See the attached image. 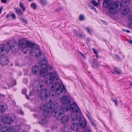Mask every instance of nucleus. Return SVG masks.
<instances>
[{
  "mask_svg": "<svg viewBox=\"0 0 132 132\" xmlns=\"http://www.w3.org/2000/svg\"><path fill=\"white\" fill-rule=\"evenodd\" d=\"M19 43L21 48L24 50L26 49L27 50V53L33 56L35 55L37 57L40 55L41 53L39 49L35 47V44L31 42L22 38L19 40Z\"/></svg>",
  "mask_w": 132,
  "mask_h": 132,
  "instance_id": "nucleus-1",
  "label": "nucleus"
},
{
  "mask_svg": "<svg viewBox=\"0 0 132 132\" xmlns=\"http://www.w3.org/2000/svg\"><path fill=\"white\" fill-rule=\"evenodd\" d=\"M131 0H123L120 2H115L111 3L109 6V12L111 14H114L119 11L122 6L128 4Z\"/></svg>",
  "mask_w": 132,
  "mask_h": 132,
  "instance_id": "nucleus-2",
  "label": "nucleus"
},
{
  "mask_svg": "<svg viewBox=\"0 0 132 132\" xmlns=\"http://www.w3.org/2000/svg\"><path fill=\"white\" fill-rule=\"evenodd\" d=\"M51 90L56 92L55 95L57 97H60L65 93L64 87L61 85L59 83H55L52 84L50 87Z\"/></svg>",
  "mask_w": 132,
  "mask_h": 132,
  "instance_id": "nucleus-3",
  "label": "nucleus"
},
{
  "mask_svg": "<svg viewBox=\"0 0 132 132\" xmlns=\"http://www.w3.org/2000/svg\"><path fill=\"white\" fill-rule=\"evenodd\" d=\"M54 114L57 119L61 120L62 123H67L70 119V116L68 114H65L64 110L62 109L57 110Z\"/></svg>",
  "mask_w": 132,
  "mask_h": 132,
  "instance_id": "nucleus-4",
  "label": "nucleus"
},
{
  "mask_svg": "<svg viewBox=\"0 0 132 132\" xmlns=\"http://www.w3.org/2000/svg\"><path fill=\"white\" fill-rule=\"evenodd\" d=\"M67 110H70L73 111L72 114H71V116L72 117V118L74 120H78L80 118L79 116H78L77 115V114H79L80 112H79V108L78 107L77 105L75 103H72L71 104L70 103L69 105H67L65 109Z\"/></svg>",
  "mask_w": 132,
  "mask_h": 132,
  "instance_id": "nucleus-5",
  "label": "nucleus"
},
{
  "mask_svg": "<svg viewBox=\"0 0 132 132\" xmlns=\"http://www.w3.org/2000/svg\"><path fill=\"white\" fill-rule=\"evenodd\" d=\"M58 106L57 102L52 101L46 104H41L39 108L41 110L42 109L43 111L48 112L56 109Z\"/></svg>",
  "mask_w": 132,
  "mask_h": 132,
  "instance_id": "nucleus-6",
  "label": "nucleus"
},
{
  "mask_svg": "<svg viewBox=\"0 0 132 132\" xmlns=\"http://www.w3.org/2000/svg\"><path fill=\"white\" fill-rule=\"evenodd\" d=\"M59 77L55 71L53 73L50 72L45 78V81L46 83L48 85H50L55 80H57Z\"/></svg>",
  "mask_w": 132,
  "mask_h": 132,
  "instance_id": "nucleus-7",
  "label": "nucleus"
},
{
  "mask_svg": "<svg viewBox=\"0 0 132 132\" xmlns=\"http://www.w3.org/2000/svg\"><path fill=\"white\" fill-rule=\"evenodd\" d=\"M79 122L80 125L76 123H74L72 124L71 128L73 130L75 131L77 130L79 128L80 125L82 127H84L86 126V121L84 118H80Z\"/></svg>",
  "mask_w": 132,
  "mask_h": 132,
  "instance_id": "nucleus-8",
  "label": "nucleus"
},
{
  "mask_svg": "<svg viewBox=\"0 0 132 132\" xmlns=\"http://www.w3.org/2000/svg\"><path fill=\"white\" fill-rule=\"evenodd\" d=\"M19 41L18 42H19ZM8 44L9 45L10 49V48H11L12 52L14 53H16L18 52L19 50L20 46L21 47L19 44V45L17 42L13 40H10L8 42Z\"/></svg>",
  "mask_w": 132,
  "mask_h": 132,
  "instance_id": "nucleus-9",
  "label": "nucleus"
},
{
  "mask_svg": "<svg viewBox=\"0 0 132 132\" xmlns=\"http://www.w3.org/2000/svg\"><path fill=\"white\" fill-rule=\"evenodd\" d=\"M50 95L49 90L45 89L42 90L40 95V98L42 101L45 100L48 98Z\"/></svg>",
  "mask_w": 132,
  "mask_h": 132,
  "instance_id": "nucleus-10",
  "label": "nucleus"
},
{
  "mask_svg": "<svg viewBox=\"0 0 132 132\" xmlns=\"http://www.w3.org/2000/svg\"><path fill=\"white\" fill-rule=\"evenodd\" d=\"M44 84V82L43 80L40 79L37 80L34 82L33 85V89L35 91L40 90Z\"/></svg>",
  "mask_w": 132,
  "mask_h": 132,
  "instance_id": "nucleus-11",
  "label": "nucleus"
},
{
  "mask_svg": "<svg viewBox=\"0 0 132 132\" xmlns=\"http://www.w3.org/2000/svg\"><path fill=\"white\" fill-rule=\"evenodd\" d=\"M8 42L5 45H0V54H6L10 51Z\"/></svg>",
  "mask_w": 132,
  "mask_h": 132,
  "instance_id": "nucleus-12",
  "label": "nucleus"
},
{
  "mask_svg": "<svg viewBox=\"0 0 132 132\" xmlns=\"http://www.w3.org/2000/svg\"><path fill=\"white\" fill-rule=\"evenodd\" d=\"M60 101L61 103L64 105L67 106L71 103L70 99L69 97L67 96H64L61 98Z\"/></svg>",
  "mask_w": 132,
  "mask_h": 132,
  "instance_id": "nucleus-13",
  "label": "nucleus"
},
{
  "mask_svg": "<svg viewBox=\"0 0 132 132\" xmlns=\"http://www.w3.org/2000/svg\"><path fill=\"white\" fill-rule=\"evenodd\" d=\"M9 62V60L6 57L1 56L0 57V63L2 66L7 65Z\"/></svg>",
  "mask_w": 132,
  "mask_h": 132,
  "instance_id": "nucleus-14",
  "label": "nucleus"
},
{
  "mask_svg": "<svg viewBox=\"0 0 132 132\" xmlns=\"http://www.w3.org/2000/svg\"><path fill=\"white\" fill-rule=\"evenodd\" d=\"M2 120L3 122L5 124H10L13 122V120L7 116H5L3 118Z\"/></svg>",
  "mask_w": 132,
  "mask_h": 132,
  "instance_id": "nucleus-15",
  "label": "nucleus"
},
{
  "mask_svg": "<svg viewBox=\"0 0 132 132\" xmlns=\"http://www.w3.org/2000/svg\"><path fill=\"white\" fill-rule=\"evenodd\" d=\"M7 105L4 103H0V113H3L8 109Z\"/></svg>",
  "mask_w": 132,
  "mask_h": 132,
  "instance_id": "nucleus-16",
  "label": "nucleus"
},
{
  "mask_svg": "<svg viewBox=\"0 0 132 132\" xmlns=\"http://www.w3.org/2000/svg\"><path fill=\"white\" fill-rule=\"evenodd\" d=\"M40 66L42 68H46L48 65L46 61L44 59H43L41 60L39 63Z\"/></svg>",
  "mask_w": 132,
  "mask_h": 132,
  "instance_id": "nucleus-17",
  "label": "nucleus"
},
{
  "mask_svg": "<svg viewBox=\"0 0 132 132\" xmlns=\"http://www.w3.org/2000/svg\"><path fill=\"white\" fill-rule=\"evenodd\" d=\"M13 127H12L9 128L6 127H2L0 130V132H10L12 131Z\"/></svg>",
  "mask_w": 132,
  "mask_h": 132,
  "instance_id": "nucleus-18",
  "label": "nucleus"
},
{
  "mask_svg": "<svg viewBox=\"0 0 132 132\" xmlns=\"http://www.w3.org/2000/svg\"><path fill=\"white\" fill-rule=\"evenodd\" d=\"M39 67L37 66H34L32 69V71L33 74H37L39 72Z\"/></svg>",
  "mask_w": 132,
  "mask_h": 132,
  "instance_id": "nucleus-19",
  "label": "nucleus"
},
{
  "mask_svg": "<svg viewBox=\"0 0 132 132\" xmlns=\"http://www.w3.org/2000/svg\"><path fill=\"white\" fill-rule=\"evenodd\" d=\"M129 11L130 9L128 7H124L121 10V13L125 15L129 13Z\"/></svg>",
  "mask_w": 132,
  "mask_h": 132,
  "instance_id": "nucleus-20",
  "label": "nucleus"
},
{
  "mask_svg": "<svg viewBox=\"0 0 132 132\" xmlns=\"http://www.w3.org/2000/svg\"><path fill=\"white\" fill-rule=\"evenodd\" d=\"M112 0H104L103 5V6L107 7L111 3Z\"/></svg>",
  "mask_w": 132,
  "mask_h": 132,
  "instance_id": "nucleus-21",
  "label": "nucleus"
},
{
  "mask_svg": "<svg viewBox=\"0 0 132 132\" xmlns=\"http://www.w3.org/2000/svg\"><path fill=\"white\" fill-rule=\"evenodd\" d=\"M47 71L46 68H42L40 71V75L42 76L45 77L47 74Z\"/></svg>",
  "mask_w": 132,
  "mask_h": 132,
  "instance_id": "nucleus-22",
  "label": "nucleus"
},
{
  "mask_svg": "<svg viewBox=\"0 0 132 132\" xmlns=\"http://www.w3.org/2000/svg\"><path fill=\"white\" fill-rule=\"evenodd\" d=\"M15 11L19 16H22L23 15V12L19 8L15 9Z\"/></svg>",
  "mask_w": 132,
  "mask_h": 132,
  "instance_id": "nucleus-23",
  "label": "nucleus"
},
{
  "mask_svg": "<svg viewBox=\"0 0 132 132\" xmlns=\"http://www.w3.org/2000/svg\"><path fill=\"white\" fill-rule=\"evenodd\" d=\"M99 64L98 62L95 59H93L92 61V65L94 67H96Z\"/></svg>",
  "mask_w": 132,
  "mask_h": 132,
  "instance_id": "nucleus-24",
  "label": "nucleus"
},
{
  "mask_svg": "<svg viewBox=\"0 0 132 132\" xmlns=\"http://www.w3.org/2000/svg\"><path fill=\"white\" fill-rule=\"evenodd\" d=\"M74 34L78 37H82V36L79 34V32L77 30H74L73 31Z\"/></svg>",
  "mask_w": 132,
  "mask_h": 132,
  "instance_id": "nucleus-25",
  "label": "nucleus"
},
{
  "mask_svg": "<svg viewBox=\"0 0 132 132\" xmlns=\"http://www.w3.org/2000/svg\"><path fill=\"white\" fill-rule=\"evenodd\" d=\"M79 20L80 21H83L84 19V17L83 15H80L79 17Z\"/></svg>",
  "mask_w": 132,
  "mask_h": 132,
  "instance_id": "nucleus-26",
  "label": "nucleus"
},
{
  "mask_svg": "<svg viewBox=\"0 0 132 132\" xmlns=\"http://www.w3.org/2000/svg\"><path fill=\"white\" fill-rule=\"evenodd\" d=\"M20 7L22 9V10L23 11H24L25 10V8L23 6V5L22 3H20Z\"/></svg>",
  "mask_w": 132,
  "mask_h": 132,
  "instance_id": "nucleus-27",
  "label": "nucleus"
},
{
  "mask_svg": "<svg viewBox=\"0 0 132 132\" xmlns=\"http://www.w3.org/2000/svg\"><path fill=\"white\" fill-rule=\"evenodd\" d=\"M31 7L34 9V10H35L36 9V4H35L32 3L31 5Z\"/></svg>",
  "mask_w": 132,
  "mask_h": 132,
  "instance_id": "nucleus-28",
  "label": "nucleus"
},
{
  "mask_svg": "<svg viewBox=\"0 0 132 132\" xmlns=\"http://www.w3.org/2000/svg\"><path fill=\"white\" fill-rule=\"evenodd\" d=\"M114 71L118 74L120 75L121 73V72H120L119 70L117 69H114Z\"/></svg>",
  "mask_w": 132,
  "mask_h": 132,
  "instance_id": "nucleus-29",
  "label": "nucleus"
},
{
  "mask_svg": "<svg viewBox=\"0 0 132 132\" xmlns=\"http://www.w3.org/2000/svg\"><path fill=\"white\" fill-rule=\"evenodd\" d=\"M20 19L23 22H24L25 23H27V21L25 20V19L23 18H22L21 17H20Z\"/></svg>",
  "mask_w": 132,
  "mask_h": 132,
  "instance_id": "nucleus-30",
  "label": "nucleus"
},
{
  "mask_svg": "<svg viewBox=\"0 0 132 132\" xmlns=\"http://www.w3.org/2000/svg\"><path fill=\"white\" fill-rule=\"evenodd\" d=\"M92 3L95 6H97L98 5V4L95 1H91Z\"/></svg>",
  "mask_w": 132,
  "mask_h": 132,
  "instance_id": "nucleus-31",
  "label": "nucleus"
},
{
  "mask_svg": "<svg viewBox=\"0 0 132 132\" xmlns=\"http://www.w3.org/2000/svg\"><path fill=\"white\" fill-rule=\"evenodd\" d=\"M47 122V121L45 120H43L40 122V123L42 124H45Z\"/></svg>",
  "mask_w": 132,
  "mask_h": 132,
  "instance_id": "nucleus-32",
  "label": "nucleus"
},
{
  "mask_svg": "<svg viewBox=\"0 0 132 132\" xmlns=\"http://www.w3.org/2000/svg\"><path fill=\"white\" fill-rule=\"evenodd\" d=\"M129 20L132 21V12L129 15Z\"/></svg>",
  "mask_w": 132,
  "mask_h": 132,
  "instance_id": "nucleus-33",
  "label": "nucleus"
},
{
  "mask_svg": "<svg viewBox=\"0 0 132 132\" xmlns=\"http://www.w3.org/2000/svg\"><path fill=\"white\" fill-rule=\"evenodd\" d=\"M86 29L87 30L88 32H89L90 34H91V33L90 32L91 30L90 29L89 27H87L86 28Z\"/></svg>",
  "mask_w": 132,
  "mask_h": 132,
  "instance_id": "nucleus-34",
  "label": "nucleus"
},
{
  "mask_svg": "<svg viewBox=\"0 0 132 132\" xmlns=\"http://www.w3.org/2000/svg\"><path fill=\"white\" fill-rule=\"evenodd\" d=\"M86 29L87 30L88 32H89L90 34H91V33L90 32L91 30L90 29L89 27H87L86 28Z\"/></svg>",
  "mask_w": 132,
  "mask_h": 132,
  "instance_id": "nucleus-35",
  "label": "nucleus"
},
{
  "mask_svg": "<svg viewBox=\"0 0 132 132\" xmlns=\"http://www.w3.org/2000/svg\"><path fill=\"white\" fill-rule=\"evenodd\" d=\"M21 126L20 125L19 126H17L16 127L15 129L16 130H18L21 128Z\"/></svg>",
  "mask_w": 132,
  "mask_h": 132,
  "instance_id": "nucleus-36",
  "label": "nucleus"
},
{
  "mask_svg": "<svg viewBox=\"0 0 132 132\" xmlns=\"http://www.w3.org/2000/svg\"><path fill=\"white\" fill-rule=\"evenodd\" d=\"M11 15L13 19H15V16L14 14H11Z\"/></svg>",
  "mask_w": 132,
  "mask_h": 132,
  "instance_id": "nucleus-37",
  "label": "nucleus"
},
{
  "mask_svg": "<svg viewBox=\"0 0 132 132\" xmlns=\"http://www.w3.org/2000/svg\"><path fill=\"white\" fill-rule=\"evenodd\" d=\"M112 101L114 102L116 105V106H117V101L116 100H112Z\"/></svg>",
  "mask_w": 132,
  "mask_h": 132,
  "instance_id": "nucleus-38",
  "label": "nucleus"
},
{
  "mask_svg": "<svg viewBox=\"0 0 132 132\" xmlns=\"http://www.w3.org/2000/svg\"><path fill=\"white\" fill-rule=\"evenodd\" d=\"M93 50L94 53L96 54H97L98 53L97 51L94 48H93Z\"/></svg>",
  "mask_w": 132,
  "mask_h": 132,
  "instance_id": "nucleus-39",
  "label": "nucleus"
},
{
  "mask_svg": "<svg viewBox=\"0 0 132 132\" xmlns=\"http://www.w3.org/2000/svg\"><path fill=\"white\" fill-rule=\"evenodd\" d=\"M80 54H81L84 57V59L85 58V55L81 53H80Z\"/></svg>",
  "mask_w": 132,
  "mask_h": 132,
  "instance_id": "nucleus-40",
  "label": "nucleus"
},
{
  "mask_svg": "<svg viewBox=\"0 0 132 132\" xmlns=\"http://www.w3.org/2000/svg\"><path fill=\"white\" fill-rule=\"evenodd\" d=\"M1 2L3 3H5L6 2V0H1Z\"/></svg>",
  "mask_w": 132,
  "mask_h": 132,
  "instance_id": "nucleus-41",
  "label": "nucleus"
},
{
  "mask_svg": "<svg viewBox=\"0 0 132 132\" xmlns=\"http://www.w3.org/2000/svg\"><path fill=\"white\" fill-rule=\"evenodd\" d=\"M47 67H48L50 69H51L52 68V67L51 66L49 65L48 66H47Z\"/></svg>",
  "mask_w": 132,
  "mask_h": 132,
  "instance_id": "nucleus-42",
  "label": "nucleus"
},
{
  "mask_svg": "<svg viewBox=\"0 0 132 132\" xmlns=\"http://www.w3.org/2000/svg\"><path fill=\"white\" fill-rule=\"evenodd\" d=\"M90 41V39L89 38H88L86 39V42L87 43L89 42Z\"/></svg>",
  "mask_w": 132,
  "mask_h": 132,
  "instance_id": "nucleus-43",
  "label": "nucleus"
},
{
  "mask_svg": "<svg viewBox=\"0 0 132 132\" xmlns=\"http://www.w3.org/2000/svg\"><path fill=\"white\" fill-rule=\"evenodd\" d=\"M128 43H129L131 44H132V41H131L130 40H128Z\"/></svg>",
  "mask_w": 132,
  "mask_h": 132,
  "instance_id": "nucleus-44",
  "label": "nucleus"
},
{
  "mask_svg": "<svg viewBox=\"0 0 132 132\" xmlns=\"http://www.w3.org/2000/svg\"><path fill=\"white\" fill-rule=\"evenodd\" d=\"M40 2H41V3H42L43 4H44L45 2H43L42 0L40 1Z\"/></svg>",
  "mask_w": 132,
  "mask_h": 132,
  "instance_id": "nucleus-45",
  "label": "nucleus"
},
{
  "mask_svg": "<svg viewBox=\"0 0 132 132\" xmlns=\"http://www.w3.org/2000/svg\"><path fill=\"white\" fill-rule=\"evenodd\" d=\"M59 11V9H57L56 11H55V12H58Z\"/></svg>",
  "mask_w": 132,
  "mask_h": 132,
  "instance_id": "nucleus-46",
  "label": "nucleus"
},
{
  "mask_svg": "<svg viewBox=\"0 0 132 132\" xmlns=\"http://www.w3.org/2000/svg\"><path fill=\"white\" fill-rule=\"evenodd\" d=\"M126 31L128 33L130 32V31L129 30H126Z\"/></svg>",
  "mask_w": 132,
  "mask_h": 132,
  "instance_id": "nucleus-47",
  "label": "nucleus"
},
{
  "mask_svg": "<svg viewBox=\"0 0 132 132\" xmlns=\"http://www.w3.org/2000/svg\"><path fill=\"white\" fill-rule=\"evenodd\" d=\"M26 90H25V92H23V91L22 92V93L23 94H25V93L26 92Z\"/></svg>",
  "mask_w": 132,
  "mask_h": 132,
  "instance_id": "nucleus-48",
  "label": "nucleus"
},
{
  "mask_svg": "<svg viewBox=\"0 0 132 132\" xmlns=\"http://www.w3.org/2000/svg\"><path fill=\"white\" fill-rule=\"evenodd\" d=\"M1 124H2V123H0V128L1 127Z\"/></svg>",
  "mask_w": 132,
  "mask_h": 132,
  "instance_id": "nucleus-49",
  "label": "nucleus"
},
{
  "mask_svg": "<svg viewBox=\"0 0 132 132\" xmlns=\"http://www.w3.org/2000/svg\"><path fill=\"white\" fill-rule=\"evenodd\" d=\"M130 85H131V87H132V83H131Z\"/></svg>",
  "mask_w": 132,
  "mask_h": 132,
  "instance_id": "nucleus-50",
  "label": "nucleus"
},
{
  "mask_svg": "<svg viewBox=\"0 0 132 132\" xmlns=\"http://www.w3.org/2000/svg\"><path fill=\"white\" fill-rule=\"evenodd\" d=\"M98 0V1L99 2H100V1L101 0Z\"/></svg>",
  "mask_w": 132,
  "mask_h": 132,
  "instance_id": "nucleus-51",
  "label": "nucleus"
},
{
  "mask_svg": "<svg viewBox=\"0 0 132 132\" xmlns=\"http://www.w3.org/2000/svg\"><path fill=\"white\" fill-rule=\"evenodd\" d=\"M26 97L27 98H28V99H29V98H28V97L27 96Z\"/></svg>",
  "mask_w": 132,
  "mask_h": 132,
  "instance_id": "nucleus-52",
  "label": "nucleus"
},
{
  "mask_svg": "<svg viewBox=\"0 0 132 132\" xmlns=\"http://www.w3.org/2000/svg\"><path fill=\"white\" fill-rule=\"evenodd\" d=\"M1 117V116L0 115V118Z\"/></svg>",
  "mask_w": 132,
  "mask_h": 132,
  "instance_id": "nucleus-53",
  "label": "nucleus"
},
{
  "mask_svg": "<svg viewBox=\"0 0 132 132\" xmlns=\"http://www.w3.org/2000/svg\"><path fill=\"white\" fill-rule=\"evenodd\" d=\"M9 16V15H8V16H7V17H8Z\"/></svg>",
  "mask_w": 132,
  "mask_h": 132,
  "instance_id": "nucleus-54",
  "label": "nucleus"
},
{
  "mask_svg": "<svg viewBox=\"0 0 132 132\" xmlns=\"http://www.w3.org/2000/svg\"><path fill=\"white\" fill-rule=\"evenodd\" d=\"M123 30V31H125V30Z\"/></svg>",
  "mask_w": 132,
  "mask_h": 132,
  "instance_id": "nucleus-55",
  "label": "nucleus"
},
{
  "mask_svg": "<svg viewBox=\"0 0 132 132\" xmlns=\"http://www.w3.org/2000/svg\"><path fill=\"white\" fill-rule=\"evenodd\" d=\"M93 125H94V124H93Z\"/></svg>",
  "mask_w": 132,
  "mask_h": 132,
  "instance_id": "nucleus-56",
  "label": "nucleus"
}]
</instances>
